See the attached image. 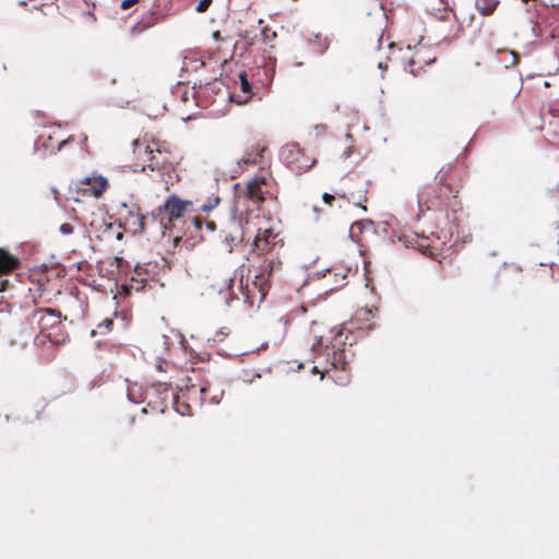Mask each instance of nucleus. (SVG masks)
I'll return each instance as SVG.
<instances>
[{
    "label": "nucleus",
    "mask_w": 559,
    "mask_h": 559,
    "mask_svg": "<svg viewBox=\"0 0 559 559\" xmlns=\"http://www.w3.org/2000/svg\"><path fill=\"white\" fill-rule=\"evenodd\" d=\"M29 323L39 329V334L37 335V340L43 342V338H47L49 342L53 344H58L56 335L51 332H47L49 330H60L61 324V313L55 309L50 308H39L35 309L28 317Z\"/></svg>",
    "instance_id": "6e6552de"
},
{
    "label": "nucleus",
    "mask_w": 559,
    "mask_h": 559,
    "mask_svg": "<svg viewBox=\"0 0 559 559\" xmlns=\"http://www.w3.org/2000/svg\"><path fill=\"white\" fill-rule=\"evenodd\" d=\"M206 226L209 229L214 230L215 229V223L214 222H206Z\"/></svg>",
    "instance_id": "ea45409f"
},
{
    "label": "nucleus",
    "mask_w": 559,
    "mask_h": 559,
    "mask_svg": "<svg viewBox=\"0 0 559 559\" xmlns=\"http://www.w3.org/2000/svg\"><path fill=\"white\" fill-rule=\"evenodd\" d=\"M219 201H221L219 197H214V199L212 201H210L207 203L200 204L199 210L202 212H210L219 203Z\"/></svg>",
    "instance_id": "a878e982"
},
{
    "label": "nucleus",
    "mask_w": 559,
    "mask_h": 559,
    "mask_svg": "<svg viewBox=\"0 0 559 559\" xmlns=\"http://www.w3.org/2000/svg\"><path fill=\"white\" fill-rule=\"evenodd\" d=\"M215 389H219V388H218V386H216V385H213V384H212V390H211V391H209L207 397H210V396L214 393V390H215Z\"/></svg>",
    "instance_id": "a19ab883"
},
{
    "label": "nucleus",
    "mask_w": 559,
    "mask_h": 559,
    "mask_svg": "<svg viewBox=\"0 0 559 559\" xmlns=\"http://www.w3.org/2000/svg\"><path fill=\"white\" fill-rule=\"evenodd\" d=\"M21 261L8 250L0 248V275H7L20 269Z\"/></svg>",
    "instance_id": "f3484780"
},
{
    "label": "nucleus",
    "mask_w": 559,
    "mask_h": 559,
    "mask_svg": "<svg viewBox=\"0 0 559 559\" xmlns=\"http://www.w3.org/2000/svg\"><path fill=\"white\" fill-rule=\"evenodd\" d=\"M267 152V146L262 142H255L250 145L243 156L239 159V165L246 166H257L264 164L265 153Z\"/></svg>",
    "instance_id": "2eb2a0df"
},
{
    "label": "nucleus",
    "mask_w": 559,
    "mask_h": 559,
    "mask_svg": "<svg viewBox=\"0 0 559 559\" xmlns=\"http://www.w3.org/2000/svg\"><path fill=\"white\" fill-rule=\"evenodd\" d=\"M206 278L209 287L216 292L226 304L239 298L234 289V277L229 273L213 271Z\"/></svg>",
    "instance_id": "f8f14e48"
},
{
    "label": "nucleus",
    "mask_w": 559,
    "mask_h": 559,
    "mask_svg": "<svg viewBox=\"0 0 559 559\" xmlns=\"http://www.w3.org/2000/svg\"><path fill=\"white\" fill-rule=\"evenodd\" d=\"M41 7H43V4L40 3V4H38V5H34V9L39 10L43 14H46V13L43 11Z\"/></svg>",
    "instance_id": "79ce46f5"
},
{
    "label": "nucleus",
    "mask_w": 559,
    "mask_h": 559,
    "mask_svg": "<svg viewBox=\"0 0 559 559\" xmlns=\"http://www.w3.org/2000/svg\"><path fill=\"white\" fill-rule=\"evenodd\" d=\"M545 136L551 144H559V121H549L545 128Z\"/></svg>",
    "instance_id": "5701e85b"
},
{
    "label": "nucleus",
    "mask_w": 559,
    "mask_h": 559,
    "mask_svg": "<svg viewBox=\"0 0 559 559\" xmlns=\"http://www.w3.org/2000/svg\"><path fill=\"white\" fill-rule=\"evenodd\" d=\"M348 272H349V269L333 267V269L329 270L328 275L335 276V277L341 276V282L335 286V288H338V287H342L345 285V278H346Z\"/></svg>",
    "instance_id": "b1692460"
},
{
    "label": "nucleus",
    "mask_w": 559,
    "mask_h": 559,
    "mask_svg": "<svg viewBox=\"0 0 559 559\" xmlns=\"http://www.w3.org/2000/svg\"><path fill=\"white\" fill-rule=\"evenodd\" d=\"M549 112L554 118H559V108L550 107Z\"/></svg>",
    "instance_id": "f704fd0d"
},
{
    "label": "nucleus",
    "mask_w": 559,
    "mask_h": 559,
    "mask_svg": "<svg viewBox=\"0 0 559 559\" xmlns=\"http://www.w3.org/2000/svg\"><path fill=\"white\" fill-rule=\"evenodd\" d=\"M262 35L264 36V39L265 40H271L273 38L276 37V33L271 31L270 28L265 27L263 31H262Z\"/></svg>",
    "instance_id": "7c9ffc66"
},
{
    "label": "nucleus",
    "mask_w": 559,
    "mask_h": 559,
    "mask_svg": "<svg viewBox=\"0 0 559 559\" xmlns=\"http://www.w3.org/2000/svg\"><path fill=\"white\" fill-rule=\"evenodd\" d=\"M336 197H337V195H336V193H335V192H334V194H331V193L325 192V193H323V194H322V200H323V202H324L325 204H328V205L332 206L333 201L336 199Z\"/></svg>",
    "instance_id": "c85d7f7f"
},
{
    "label": "nucleus",
    "mask_w": 559,
    "mask_h": 559,
    "mask_svg": "<svg viewBox=\"0 0 559 559\" xmlns=\"http://www.w3.org/2000/svg\"><path fill=\"white\" fill-rule=\"evenodd\" d=\"M381 44V37L378 38V47L380 46Z\"/></svg>",
    "instance_id": "37998d69"
},
{
    "label": "nucleus",
    "mask_w": 559,
    "mask_h": 559,
    "mask_svg": "<svg viewBox=\"0 0 559 559\" xmlns=\"http://www.w3.org/2000/svg\"><path fill=\"white\" fill-rule=\"evenodd\" d=\"M436 61V57H431L429 50L425 48L416 49L411 57L405 60L404 69L414 76H418L426 66Z\"/></svg>",
    "instance_id": "4468645a"
},
{
    "label": "nucleus",
    "mask_w": 559,
    "mask_h": 559,
    "mask_svg": "<svg viewBox=\"0 0 559 559\" xmlns=\"http://www.w3.org/2000/svg\"><path fill=\"white\" fill-rule=\"evenodd\" d=\"M74 230V227L70 223H63L60 226V231L63 235H71Z\"/></svg>",
    "instance_id": "c756f323"
},
{
    "label": "nucleus",
    "mask_w": 559,
    "mask_h": 559,
    "mask_svg": "<svg viewBox=\"0 0 559 559\" xmlns=\"http://www.w3.org/2000/svg\"><path fill=\"white\" fill-rule=\"evenodd\" d=\"M134 167L145 171L148 168L160 175L175 171L178 157L174 145L167 141L144 134L132 142Z\"/></svg>",
    "instance_id": "7ed1b4c3"
},
{
    "label": "nucleus",
    "mask_w": 559,
    "mask_h": 559,
    "mask_svg": "<svg viewBox=\"0 0 559 559\" xmlns=\"http://www.w3.org/2000/svg\"><path fill=\"white\" fill-rule=\"evenodd\" d=\"M354 341L353 333L346 329L331 330L328 335L316 337L311 345L314 353L312 372L338 385L348 384Z\"/></svg>",
    "instance_id": "f03ea898"
},
{
    "label": "nucleus",
    "mask_w": 559,
    "mask_h": 559,
    "mask_svg": "<svg viewBox=\"0 0 559 559\" xmlns=\"http://www.w3.org/2000/svg\"><path fill=\"white\" fill-rule=\"evenodd\" d=\"M521 91V83L515 82L514 86L511 90V97H516Z\"/></svg>",
    "instance_id": "72a5a7b5"
},
{
    "label": "nucleus",
    "mask_w": 559,
    "mask_h": 559,
    "mask_svg": "<svg viewBox=\"0 0 559 559\" xmlns=\"http://www.w3.org/2000/svg\"><path fill=\"white\" fill-rule=\"evenodd\" d=\"M373 311L369 308H361L356 311L353 323L357 329L360 330H371L374 325L373 323Z\"/></svg>",
    "instance_id": "aec40b11"
},
{
    "label": "nucleus",
    "mask_w": 559,
    "mask_h": 559,
    "mask_svg": "<svg viewBox=\"0 0 559 559\" xmlns=\"http://www.w3.org/2000/svg\"><path fill=\"white\" fill-rule=\"evenodd\" d=\"M236 91L239 90L241 94L235 93L231 97L237 98L238 104H245L249 102L253 95L252 85L248 79V75L245 71L240 72L238 75V80L235 82Z\"/></svg>",
    "instance_id": "dca6fc26"
},
{
    "label": "nucleus",
    "mask_w": 559,
    "mask_h": 559,
    "mask_svg": "<svg viewBox=\"0 0 559 559\" xmlns=\"http://www.w3.org/2000/svg\"><path fill=\"white\" fill-rule=\"evenodd\" d=\"M192 207V201L182 200L178 195L171 194L165 200L164 204L158 207V211L162 221H166L167 224H173L175 221L182 218Z\"/></svg>",
    "instance_id": "9b49d317"
},
{
    "label": "nucleus",
    "mask_w": 559,
    "mask_h": 559,
    "mask_svg": "<svg viewBox=\"0 0 559 559\" xmlns=\"http://www.w3.org/2000/svg\"><path fill=\"white\" fill-rule=\"evenodd\" d=\"M509 53L512 57L511 64L512 66L516 64L519 62V56L514 51H510Z\"/></svg>",
    "instance_id": "e433bc0d"
},
{
    "label": "nucleus",
    "mask_w": 559,
    "mask_h": 559,
    "mask_svg": "<svg viewBox=\"0 0 559 559\" xmlns=\"http://www.w3.org/2000/svg\"><path fill=\"white\" fill-rule=\"evenodd\" d=\"M213 37H214L215 40H221L222 39L221 33L218 31L213 33Z\"/></svg>",
    "instance_id": "58836bf2"
},
{
    "label": "nucleus",
    "mask_w": 559,
    "mask_h": 559,
    "mask_svg": "<svg viewBox=\"0 0 559 559\" xmlns=\"http://www.w3.org/2000/svg\"><path fill=\"white\" fill-rule=\"evenodd\" d=\"M72 136L68 139L58 140L56 135L48 134L47 136L41 135L40 142L41 147L44 148L45 153L48 154H57L62 150L64 145H67L71 141Z\"/></svg>",
    "instance_id": "a211bd4d"
},
{
    "label": "nucleus",
    "mask_w": 559,
    "mask_h": 559,
    "mask_svg": "<svg viewBox=\"0 0 559 559\" xmlns=\"http://www.w3.org/2000/svg\"><path fill=\"white\" fill-rule=\"evenodd\" d=\"M278 185L271 173L255 175L246 185V197L260 206L266 200H276Z\"/></svg>",
    "instance_id": "0eeeda50"
},
{
    "label": "nucleus",
    "mask_w": 559,
    "mask_h": 559,
    "mask_svg": "<svg viewBox=\"0 0 559 559\" xmlns=\"http://www.w3.org/2000/svg\"><path fill=\"white\" fill-rule=\"evenodd\" d=\"M103 325H105V328L109 330V329H110V326L112 325V320H110V319H106V320H104V322H103V323H100V324L98 325V328H102Z\"/></svg>",
    "instance_id": "c9c22d12"
},
{
    "label": "nucleus",
    "mask_w": 559,
    "mask_h": 559,
    "mask_svg": "<svg viewBox=\"0 0 559 559\" xmlns=\"http://www.w3.org/2000/svg\"><path fill=\"white\" fill-rule=\"evenodd\" d=\"M178 389V393L173 397L174 408L182 416H192L194 411L204 404H218L224 394L223 390L215 389L214 393L207 397L209 391L212 390V382L195 371L182 380Z\"/></svg>",
    "instance_id": "20e7f679"
},
{
    "label": "nucleus",
    "mask_w": 559,
    "mask_h": 559,
    "mask_svg": "<svg viewBox=\"0 0 559 559\" xmlns=\"http://www.w3.org/2000/svg\"><path fill=\"white\" fill-rule=\"evenodd\" d=\"M368 190L369 181L362 175L349 173L342 178L340 186L335 189V193L337 198L343 199L366 212Z\"/></svg>",
    "instance_id": "423d86ee"
},
{
    "label": "nucleus",
    "mask_w": 559,
    "mask_h": 559,
    "mask_svg": "<svg viewBox=\"0 0 559 559\" xmlns=\"http://www.w3.org/2000/svg\"><path fill=\"white\" fill-rule=\"evenodd\" d=\"M284 245L280 234L272 227L259 228L253 240L254 251L265 255L259 266L249 272L253 273L252 278L247 276L246 282L240 280L239 293L243 301L251 307H259L265 299L271 287L280 282L283 276V262L276 252L277 248Z\"/></svg>",
    "instance_id": "f257e3e1"
},
{
    "label": "nucleus",
    "mask_w": 559,
    "mask_h": 559,
    "mask_svg": "<svg viewBox=\"0 0 559 559\" xmlns=\"http://www.w3.org/2000/svg\"><path fill=\"white\" fill-rule=\"evenodd\" d=\"M121 207L120 216L126 227L133 233H143L145 230V216L141 213L140 206L134 202L129 204L123 202Z\"/></svg>",
    "instance_id": "ddd939ff"
},
{
    "label": "nucleus",
    "mask_w": 559,
    "mask_h": 559,
    "mask_svg": "<svg viewBox=\"0 0 559 559\" xmlns=\"http://www.w3.org/2000/svg\"><path fill=\"white\" fill-rule=\"evenodd\" d=\"M454 16L462 27H464V26L472 27L473 26V22L475 20L474 14H468V15L462 14L461 16L454 14Z\"/></svg>",
    "instance_id": "393cba45"
},
{
    "label": "nucleus",
    "mask_w": 559,
    "mask_h": 559,
    "mask_svg": "<svg viewBox=\"0 0 559 559\" xmlns=\"http://www.w3.org/2000/svg\"><path fill=\"white\" fill-rule=\"evenodd\" d=\"M139 0H123L120 4L121 9L128 10L132 5H134Z\"/></svg>",
    "instance_id": "473e14b6"
},
{
    "label": "nucleus",
    "mask_w": 559,
    "mask_h": 559,
    "mask_svg": "<svg viewBox=\"0 0 559 559\" xmlns=\"http://www.w3.org/2000/svg\"><path fill=\"white\" fill-rule=\"evenodd\" d=\"M108 187V180L104 176H87L79 181L75 189H70L71 197L69 199H72L75 202H80L81 197L99 199Z\"/></svg>",
    "instance_id": "9d476101"
},
{
    "label": "nucleus",
    "mask_w": 559,
    "mask_h": 559,
    "mask_svg": "<svg viewBox=\"0 0 559 559\" xmlns=\"http://www.w3.org/2000/svg\"><path fill=\"white\" fill-rule=\"evenodd\" d=\"M499 4V0H475L476 10L484 16L491 15Z\"/></svg>",
    "instance_id": "4be33fe9"
},
{
    "label": "nucleus",
    "mask_w": 559,
    "mask_h": 559,
    "mask_svg": "<svg viewBox=\"0 0 559 559\" xmlns=\"http://www.w3.org/2000/svg\"><path fill=\"white\" fill-rule=\"evenodd\" d=\"M229 334L228 329H223L221 331H217L213 337L215 342H223L225 337Z\"/></svg>",
    "instance_id": "cd10ccee"
},
{
    "label": "nucleus",
    "mask_w": 559,
    "mask_h": 559,
    "mask_svg": "<svg viewBox=\"0 0 559 559\" xmlns=\"http://www.w3.org/2000/svg\"><path fill=\"white\" fill-rule=\"evenodd\" d=\"M280 156L282 162L297 175L308 171L317 163V158L297 143L285 144Z\"/></svg>",
    "instance_id": "1a4fd4ad"
},
{
    "label": "nucleus",
    "mask_w": 559,
    "mask_h": 559,
    "mask_svg": "<svg viewBox=\"0 0 559 559\" xmlns=\"http://www.w3.org/2000/svg\"><path fill=\"white\" fill-rule=\"evenodd\" d=\"M423 3L425 10L435 16H438L451 9L449 0H423Z\"/></svg>",
    "instance_id": "412c9836"
},
{
    "label": "nucleus",
    "mask_w": 559,
    "mask_h": 559,
    "mask_svg": "<svg viewBox=\"0 0 559 559\" xmlns=\"http://www.w3.org/2000/svg\"><path fill=\"white\" fill-rule=\"evenodd\" d=\"M362 227H364L362 222H355L350 227V235L354 237L356 230H358L360 233L362 230Z\"/></svg>",
    "instance_id": "2f4dec72"
},
{
    "label": "nucleus",
    "mask_w": 559,
    "mask_h": 559,
    "mask_svg": "<svg viewBox=\"0 0 559 559\" xmlns=\"http://www.w3.org/2000/svg\"><path fill=\"white\" fill-rule=\"evenodd\" d=\"M211 3H212V0H200L199 3L197 4L195 10L199 13H204L205 11H207Z\"/></svg>",
    "instance_id": "bb28decb"
},
{
    "label": "nucleus",
    "mask_w": 559,
    "mask_h": 559,
    "mask_svg": "<svg viewBox=\"0 0 559 559\" xmlns=\"http://www.w3.org/2000/svg\"><path fill=\"white\" fill-rule=\"evenodd\" d=\"M146 274L144 267L136 265L130 278V283L124 287L127 294H131L132 290L140 292L144 289L147 283Z\"/></svg>",
    "instance_id": "6ab92c4d"
},
{
    "label": "nucleus",
    "mask_w": 559,
    "mask_h": 559,
    "mask_svg": "<svg viewBox=\"0 0 559 559\" xmlns=\"http://www.w3.org/2000/svg\"><path fill=\"white\" fill-rule=\"evenodd\" d=\"M451 166L442 168L436 176V180L424 186L418 192L419 211L438 210L447 204L450 199H455L460 191L459 186L452 185L450 178Z\"/></svg>",
    "instance_id": "39448f33"
},
{
    "label": "nucleus",
    "mask_w": 559,
    "mask_h": 559,
    "mask_svg": "<svg viewBox=\"0 0 559 559\" xmlns=\"http://www.w3.org/2000/svg\"><path fill=\"white\" fill-rule=\"evenodd\" d=\"M193 223H194L197 229L202 228V219L200 217H193Z\"/></svg>",
    "instance_id": "4c0bfd02"
}]
</instances>
